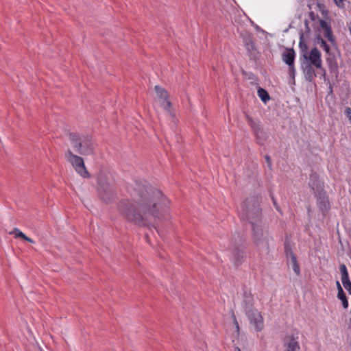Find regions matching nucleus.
<instances>
[{
	"label": "nucleus",
	"instance_id": "nucleus-18",
	"mask_svg": "<svg viewBox=\"0 0 351 351\" xmlns=\"http://www.w3.org/2000/svg\"><path fill=\"white\" fill-rule=\"evenodd\" d=\"M245 119H246V121H247L248 125L252 129L255 136H258V132L262 133V128H261V125L259 124L256 123L253 120V119L248 114L245 115Z\"/></svg>",
	"mask_w": 351,
	"mask_h": 351
},
{
	"label": "nucleus",
	"instance_id": "nucleus-31",
	"mask_svg": "<svg viewBox=\"0 0 351 351\" xmlns=\"http://www.w3.org/2000/svg\"><path fill=\"white\" fill-rule=\"evenodd\" d=\"M270 196H271V199L272 200L273 204L275 206L276 209L280 211L279 206L278 205L275 197H274V195L271 193L270 194Z\"/></svg>",
	"mask_w": 351,
	"mask_h": 351
},
{
	"label": "nucleus",
	"instance_id": "nucleus-38",
	"mask_svg": "<svg viewBox=\"0 0 351 351\" xmlns=\"http://www.w3.org/2000/svg\"><path fill=\"white\" fill-rule=\"evenodd\" d=\"M336 284H337V287L338 291H339V290H341V289H343L339 281H337Z\"/></svg>",
	"mask_w": 351,
	"mask_h": 351
},
{
	"label": "nucleus",
	"instance_id": "nucleus-13",
	"mask_svg": "<svg viewBox=\"0 0 351 351\" xmlns=\"http://www.w3.org/2000/svg\"><path fill=\"white\" fill-rule=\"evenodd\" d=\"M294 59H295V51L293 49H287L286 51L282 53V60L289 65V71L293 75H294Z\"/></svg>",
	"mask_w": 351,
	"mask_h": 351
},
{
	"label": "nucleus",
	"instance_id": "nucleus-17",
	"mask_svg": "<svg viewBox=\"0 0 351 351\" xmlns=\"http://www.w3.org/2000/svg\"><path fill=\"white\" fill-rule=\"evenodd\" d=\"M243 296L244 299L243 300L242 306L245 313H246L247 311L254 308L253 306L254 299L250 293L245 292Z\"/></svg>",
	"mask_w": 351,
	"mask_h": 351
},
{
	"label": "nucleus",
	"instance_id": "nucleus-27",
	"mask_svg": "<svg viewBox=\"0 0 351 351\" xmlns=\"http://www.w3.org/2000/svg\"><path fill=\"white\" fill-rule=\"evenodd\" d=\"M245 46L248 51L255 49V44L251 38H248L245 40Z\"/></svg>",
	"mask_w": 351,
	"mask_h": 351
},
{
	"label": "nucleus",
	"instance_id": "nucleus-9",
	"mask_svg": "<svg viewBox=\"0 0 351 351\" xmlns=\"http://www.w3.org/2000/svg\"><path fill=\"white\" fill-rule=\"evenodd\" d=\"M303 58L306 62L313 64L315 67L320 69L324 76L326 75V70L322 66V54L317 47L313 48L309 53H304Z\"/></svg>",
	"mask_w": 351,
	"mask_h": 351
},
{
	"label": "nucleus",
	"instance_id": "nucleus-12",
	"mask_svg": "<svg viewBox=\"0 0 351 351\" xmlns=\"http://www.w3.org/2000/svg\"><path fill=\"white\" fill-rule=\"evenodd\" d=\"M315 194L317 197V204L322 213L325 215L330 208L326 192L324 190H321Z\"/></svg>",
	"mask_w": 351,
	"mask_h": 351
},
{
	"label": "nucleus",
	"instance_id": "nucleus-14",
	"mask_svg": "<svg viewBox=\"0 0 351 351\" xmlns=\"http://www.w3.org/2000/svg\"><path fill=\"white\" fill-rule=\"evenodd\" d=\"M302 69L304 75V78L307 82H311L315 77H316V73L313 69V64L308 63L307 62H302Z\"/></svg>",
	"mask_w": 351,
	"mask_h": 351
},
{
	"label": "nucleus",
	"instance_id": "nucleus-2",
	"mask_svg": "<svg viewBox=\"0 0 351 351\" xmlns=\"http://www.w3.org/2000/svg\"><path fill=\"white\" fill-rule=\"evenodd\" d=\"M68 136L75 152L83 156L94 154L95 145L91 135L69 132Z\"/></svg>",
	"mask_w": 351,
	"mask_h": 351
},
{
	"label": "nucleus",
	"instance_id": "nucleus-7",
	"mask_svg": "<svg viewBox=\"0 0 351 351\" xmlns=\"http://www.w3.org/2000/svg\"><path fill=\"white\" fill-rule=\"evenodd\" d=\"M253 231V239L255 244L260 248H267L268 233L265 228L262 226V222L251 224Z\"/></svg>",
	"mask_w": 351,
	"mask_h": 351
},
{
	"label": "nucleus",
	"instance_id": "nucleus-22",
	"mask_svg": "<svg viewBox=\"0 0 351 351\" xmlns=\"http://www.w3.org/2000/svg\"><path fill=\"white\" fill-rule=\"evenodd\" d=\"M326 62L330 71L337 69V63L334 58H327Z\"/></svg>",
	"mask_w": 351,
	"mask_h": 351
},
{
	"label": "nucleus",
	"instance_id": "nucleus-3",
	"mask_svg": "<svg viewBox=\"0 0 351 351\" xmlns=\"http://www.w3.org/2000/svg\"><path fill=\"white\" fill-rule=\"evenodd\" d=\"M262 197L256 195L246 198L243 204L242 215L251 224L261 221L262 209L261 202Z\"/></svg>",
	"mask_w": 351,
	"mask_h": 351
},
{
	"label": "nucleus",
	"instance_id": "nucleus-19",
	"mask_svg": "<svg viewBox=\"0 0 351 351\" xmlns=\"http://www.w3.org/2000/svg\"><path fill=\"white\" fill-rule=\"evenodd\" d=\"M258 95L265 104L270 99L267 90L261 87L258 89Z\"/></svg>",
	"mask_w": 351,
	"mask_h": 351
},
{
	"label": "nucleus",
	"instance_id": "nucleus-33",
	"mask_svg": "<svg viewBox=\"0 0 351 351\" xmlns=\"http://www.w3.org/2000/svg\"><path fill=\"white\" fill-rule=\"evenodd\" d=\"M308 16L312 21H315L317 18H319L318 15L315 14L313 11L308 13Z\"/></svg>",
	"mask_w": 351,
	"mask_h": 351
},
{
	"label": "nucleus",
	"instance_id": "nucleus-34",
	"mask_svg": "<svg viewBox=\"0 0 351 351\" xmlns=\"http://www.w3.org/2000/svg\"><path fill=\"white\" fill-rule=\"evenodd\" d=\"M232 318H233V322H234V324L235 328L237 329V331L239 332V323H238V322L237 320V318H236V317H235V315L234 314L232 315Z\"/></svg>",
	"mask_w": 351,
	"mask_h": 351
},
{
	"label": "nucleus",
	"instance_id": "nucleus-36",
	"mask_svg": "<svg viewBox=\"0 0 351 351\" xmlns=\"http://www.w3.org/2000/svg\"><path fill=\"white\" fill-rule=\"evenodd\" d=\"M263 136V131L262 130V133L258 132V136H256V138L258 139L261 140V141L259 142L260 144H263V140L262 139Z\"/></svg>",
	"mask_w": 351,
	"mask_h": 351
},
{
	"label": "nucleus",
	"instance_id": "nucleus-15",
	"mask_svg": "<svg viewBox=\"0 0 351 351\" xmlns=\"http://www.w3.org/2000/svg\"><path fill=\"white\" fill-rule=\"evenodd\" d=\"M340 272L341 274V282L344 288L351 295V282L349 279L348 272L346 266L344 264L340 265Z\"/></svg>",
	"mask_w": 351,
	"mask_h": 351
},
{
	"label": "nucleus",
	"instance_id": "nucleus-16",
	"mask_svg": "<svg viewBox=\"0 0 351 351\" xmlns=\"http://www.w3.org/2000/svg\"><path fill=\"white\" fill-rule=\"evenodd\" d=\"M309 186L314 191L315 193L323 190V183L319 180V176L316 173L310 175Z\"/></svg>",
	"mask_w": 351,
	"mask_h": 351
},
{
	"label": "nucleus",
	"instance_id": "nucleus-39",
	"mask_svg": "<svg viewBox=\"0 0 351 351\" xmlns=\"http://www.w3.org/2000/svg\"><path fill=\"white\" fill-rule=\"evenodd\" d=\"M235 351H241V350L239 348L237 347L235 348Z\"/></svg>",
	"mask_w": 351,
	"mask_h": 351
},
{
	"label": "nucleus",
	"instance_id": "nucleus-6",
	"mask_svg": "<svg viewBox=\"0 0 351 351\" xmlns=\"http://www.w3.org/2000/svg\"><path fill=\"white\" fill-rule=\"evenodd\" d=\"M64 156L80 176L86 178L90 177L85 167L84 159L81 156L73 154L71 149H68L65 152Z\"/></svg>",
	"mask_w": 351,
	"mask_h": 351
},
{
	"label": "nucleus",
	"instance_id": "nucleus-25",
	"mask_svg": "<svg viewBox=\"0 0 351 351\" xmlns=\"http://www.w3.org/2000/svg\"><path fill=\"white\" fill-rule=\"evenodd\" d=\"M285 252L288 258H292V256H295L291 250V245L287 242L285 243Z\"/></svg>",
	"mask_w": 351,
	"mask_h": 351
},
{
	"label": "nucleus",
	"instance_id": "nucleus-8",
	"mask_svg": "<svg viewBox=\"0 0 351 351\" xmlns=\"http://www.w3.org/2000/svg\"><path fill=\"white\" fill-rule=\"evenodd\" d=\"M298 339L299 332L296 330L287 334L282 339L283 351H300V346Z\"/></svg>",
	"mask_w": 351,
	"mask_h": 351
},
{
	"label": "nucleus",
	"instance_id": "nucleus-24",
	"mask_svg": "<svg viewBox=\"0 0 351 351\" xmlns=\"http://www.w3.org/2000/svg\"><path fill=\"white\" fill-rule=\"evenodd\" d=\"M324 36L330 41V43H335V37L333 36L331 27L324 30Z\"/></svg>",
	"mask_w": 351,
	"mask_h": 351
},
{
	"label": "nucleus",
	"instance_id": "nucleus-23",
	"mask_svg": "<svg viewBox=\"0 0 351 351\" xmlns=\"http://www.w3.org/2000/svg\"><path fill=\"white\" fill-rule=\"evenodd\" d=\"M291 261L292 268H293V271H295V273L297 275H299L300 272V266H299V265L298 263L296 256H292V258H291Z\"/></svg>",
	"mask_w": 351,
	"mask_h": 351
},
{
	"label": "nucleus",
	"instance_id": "nucleus-26",
	"mask_svg": "<svg viewBox=\"0 0 351 351\" xmlns=\"http://www.w3.org/2000/svg\"><path fill=\"white\" fill-rule=\"evenodd\" d=\"M10 234H14L15 238H21L23 239L25 237V234H23L19 229L17 228H14V230L9 232Z\"/></svg>",
	"mask_w": 351,
	"mask_h": 351
},
{
	"label": "nucleus",
	"instance_id": "nucleus-4",
	"mask_svg": "<svg viewBox=\"0 0 351 351\" xmlns=\"http://www.w3.org/2000/svg\"><path fill=\"white\" fill-rule=\"evenodd\" d=\"M97 193L102 201L110 203L117 197L116 188L111 176L100 172L97 178Z\"/></svg>",
	"mask_w": 351,
	"mask_h": 351
},
{
	"label": "nucleus",
	"instance_id": "nucleus-5",
	"mask_svg": "<svg viewBox=\"0 0 351 351\" xmlns=\"http://www.w3.org/2000/svg\"><path fill=\"white\" fill-rule=\"evenodd\" d=\"M230 242L232 261L234 265L238 267L241 264L244 258V239L239 233H236L233 235Z\"/></svg>",
	"mask_w": 351,
	"mask_h": 351
},
{
	"label": "nucleus",
	"instance_id": "nucleus-20",
	"mask_svg": "<svg viewBox=\"0 0 351 351\" xmlns=\"http://www.w3.org/2000/svg\"><path fill=\"white\" fill-rule=\"evenodd\" d=\"M337 298L342 302L343 308H347L348 307V301L343 289L338 291Z\"/></svg>",
	"mask_w": 351,
	"mask_h": 351
},
{
	"label": "nucleus",
	"instance_id": "nucleus-32",
	"mask_svg": "<svg viewBox=\"0 0 351 351\" xmlns=\"http://www.w3.org/2000/svg\"><path fill=\"white\" fill-rule=\"evenodd\" d=\"M265 159L266 162L267 163L268 167L271 169L272 164H271V160L270 156L269 155H266L265 156Z\"/></svg>",
	"mask_w": 351,
	"mask_h": 351
},
{
	"label": "nucleus",
	"instance_id": "nucleus-10",
	"mask_svg": "<svg viewBox=\"0 0 351 351\" xmlns=\"http://www.w3.org/2000/svg\"><path fill=\"white\" fill-rule=\"evenodd\" d=\"M158 100L160 104L161 107L171 116H173L171 110V102L169 99V94L167 91L162 87L156 85L154 87Z\"/></svg>",
	"mask_w": 351,
	"mask_h": 351
},
{
	"label": "nucleus",
	"instance_id": "nucleus-35",
	"mask_svg": "<svg viewBox=\"0 0 351 351\" xmlns=\"http://www.w3.org/2000/svg\"><path fill=\"white\" fill-rule=\"evenodd\" d=\"M333 1H334V2L335 3V4H336L338 7H339V8H341V7L343 5V0H333Z\"/></svg>",
	"mask_w": 351,
	"mask_h": 351
},
{
	"label": "nucleus",
	"instance_id": "nucleus-40",
	"mask_svg": "<svg viewBox=\"0 0 351 351\" xmlns=\"http://www.w3.org/2000/svg\"><path fill=\"white\" fill-rule=\"evenodd\" d=\"M305 24H306V25L307 26L308 23H307V21H305Z\"/></svg>",
	"mask_w": 351,
	"mask_h": 351
},
{
	"label": "nucleus",
	"instance_id": "nucleus-29",
	"mask_svg": "<svg viewBox=\"0 0 351 351\" xmlns=\"http://www.w3.org/2000/svg\"><path fill=\"white\" fill-rule=\"evenodd\" d=\"M319 24H320V27H322V29H323L324 30H326L328 28H330V25L329 23H328L326 21H325L323 19H319Z\"/></svg>",
	"mask_w": 351,
	"mask_h": 351
},
{
	"label": "nucleus",
	"instance_id": "nucleus-30",
	"mask_svg": "<svg viewBox=\"0 0 351 351\" xmlns=\"http://www.w3.org/2000/svg\"><path fill=\"white\" fill-rule=\"evenodd\" d=\"M345 114L348 118L350 123H351V108L349 107H347L345 110Z\"/></svg>",
	"mask_w": 351,
	"mask_h": 351
},
{
	"label": "nucleus",
	"instance_id": "nucleus-1",
	"mask_svg": "<svg viewBox=\"0 0 351 351\" xmlns=\"http://www.w3.org/2000/svg\"><path fill=\"white\" fill-rule=\"evenodd\" d=\"M131 199H123L117 204L121 217L128 222L138 227H154L156 221L171 218L169 201L158 189L150 186L146 180H135L128 187Z\"/></svg>",
	"mask_w": 351,
	"mask_h": 351
},
{
	"label": "nucleus",
	"instance_id": "nucleus-28",
	"mask_svg": "<svg viewBox=\"0 0 351 351\" xmlns=\"http://www.w3.org/2000/svg\"><path fill=\"white\" fill-rule=\"evenodd\" d=\"M299 47L301 49V51L302 52V55L304 53H308L307 49V45L306 43H304L302 40L300 41Z\"/></svg>",
	"mask_w": 351,
	"mask_h": 351
},
{
	"label": "nucleus",
	"instance_id": "nucleus-37",
	"mask_svg": "<svg viewBox=\"0 0 351 351\" xmlns=\"http://www.w3.org/2000/svg\"><path fill=\"white\" fill-rule=\"evenodd\" d=\"M23 239H24L29 243H34V241L31 238L27 237L25 234V237L23 238Z\"/></svg>",
	"mask_w": 351,
	"mask_h": 351
},
{
	"label": "nucleus",
	"instance_id": "nucleus-11",
	"mask_svg": "<svg viewBox=\"0 0 351 351\" xmlns=\"http://www.w3.org/2000/svg\"><path fill=\"white\" fill-rule=\"evenodd\" d=\"M245 314L247 316L250 324L254 326V329L256 331L260 332L263 329V317L258 311H257L256 308H254L251 311H247Z\"/></svg>",
	"mask_w": 351,
	"mask_h": 351
},
{
	"label": "nucleus",
	"instance_id": "nucleus-21",
	"mask_svg": "<svg viewBox=\"0 0 351 351\" xmlns=\"http://www.w3.org/2000/svg\"><path fill=\"white\" fill-rule=\"evenodd\" d=\"M317 44L320 45V47L323 48V49L327 53H330V48L329 45L326 43V42L321 37L317 36Z\"/></svg>",
	"mask_w": 351,
	"mask_h": 351
},
{
	"label": "nucleus",
	"instance_id": "nucleus-41",
	"mask_svg": "<svg viewBox=\"0 0 351 351\" xmlns=\"http://www.w3.org/2000/svg\"><path fill=\"white\" fill-rule=\"evenodd\" d=\"M350 35H351V28H350Z\"/></svg>",
	"mask_w": 351,
	"mask_h": 351
}]
</instances>
